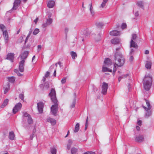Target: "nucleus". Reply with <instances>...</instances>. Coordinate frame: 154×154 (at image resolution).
Masks as SVG:
<instances>
[{"instance_id": "1", "label": "nucleus", "mask_w": 154, "mask_h": 154, "mask_svg": "<svg viewBox=\"0 0 154 154\" xmlns=\"http://www.w3.org/2000/svg\"><path fill=\"white\" fill-rule=\"evenodd\" d=\"M49 96L50 97L52 102L54 104L51 107V112L54 115L56 116L58 108L59 103L57 99L56 91L54 89L52 88L51 89Z\"/></svg>"}, {"instance_id": "2", "label": "nucleus", "mask_w": 154, "mask_h": 154, "mask_svg": "<svg viewBox=\"0 0 154 154\" xmlns=\"http://www.w3.org/2000/svg\"><path fill=\"white\" fill-rule=\"evenodd\" d=\"M114 66L113 72H115L116 71L115 65L118 66H122L125 63V59L122 54L119 52H116L114 55Z\"/></svg>"}, {"instance_id": "3", "label": "nucleus", "mask_w": 154, "mask_h": 154, "mask_svg": "<svg viewBox=\"0 0 154 154\" xmlns=\"http://www.w3.org/2000/svg\"><path fill=\"white\" fill-rule=\"evenodd\" d=\"M33 120L31 116L26 112L23 113L22 117L23 126L25 128L29 129L30 125L33 123Z\"/></svg>"}, {"instance_id": "4", "label": "nucleus", "mask_w": 154, "mask_h": 154, "mask_svg": "<svg viewBox=\"0 0 154 154\" xmlns=\"http://www.w3.org/2000/svg\"><path fill=\"white\" fill-rule=\"evenodd\" d=\"M152 82L151 77L145 75L143 81V84L144 89L146 91H148L150 88Z\"/></svg>"}, {"instance_id": "5", "label": "nucleus", "mask_w": 154, "mask_h": 154, "mask_svg": "<svg viewBox=\"0 0 154 154\" xmlns=\"http://www.w3.org/2000/svg\"><path fill=\"white\" fill-rule=\"evenodd\" d=\"M22 104L20 103L17 104L13 109V113L15 114L20 110L22 107Z\"/></svg>"}, {"instance_id": "6", "label": "nucleus", "mask_w": 154, "mask_h": 154, "mask_svg": "<svg viewBox=\"0 0 154 154\" xmlns=\"http://www.w3.org/2000/svg\"><path fill=\"white\" fill-rule=\"evenodd\" d=\"M108 84L107 83L103 82L102 86V93L103 94H106L107 91L108 89Z\"/></svg>"}, {"instance_id": "7", "label": "nucleus", "mask_w": 154, "mask_h": 154, "mask_svg": "<svg viewBox=\"0 0 154 154\" xmlns=\"http://www.w3.org/2000/svg\"><path fill=\"white\" fill-rule=\"evenodd\" d=\"M15 54L13 53H8L7 55V57L5 59L10 60L11 62L13 63L14 62Z\"/></svg>"}, {"instance_id": "8", "label": "nucleus", "mask_w": 154, "mask_h": 154, "mask_svg": "<svg viewBox=\"0 0 154 154\" xmlns=\"http://www.w3.org/2000/svg\"><path fill=\"white\" fill-rule=\"evenodd\" d=\"M20 3L21 1L20 0H15L13 3V7L11 10H16L20 5Z\"/></svg>"}, {"instance_id": "9", "label": "nucleus", "mask_w": 154, "mask_h": 154, "mask_svg": "<svg viewBox=\"0 0 154 154\" xmlns=\"http://www.w3.org/2000/svg\"><path fill=\"white\" fill-rule=\"evenodd\" d=\"M37 108L39 113H41L43 112L44 108V103L42 102H40L37 103Z\"/></svg>"}, {"instance_id": "10", "label": "nucleus", "mask_w": 154, "mask_h": 154, "mask_svg": "<svg viewBox=\"0 0 154 154\" xmlns=\"http://www.w3.org/2000/svg\"><path fill=\"white\" fill-rule=\"evenodd\" d=\"M25 62V60H22L19 63V69L21 72H23L24 71V66Z\"/></svg>"}, {"instance_id": "11", "label": "nucleus", "mask_w": 154, "mask_h": 154, "mask_svg": "<svg viewBox=\"0 0 154 154\" xmlns=\"http://www.w3.org/2000/svg\"><path fill=\"white\" fill-rule=\"evenodd\" d=\"M29 53V51H25L20 55V57L22 60L26 59Z\"/></svg>"}, {"instance_id": "12", "label": "nucleus", "mask_w": 154, "mask_h": 154, "mask_svg": "<svg viewBox=\"0 0 154 154\" xmlns=\"http://www.w3.org/2000/svg\"><path fill=\"white\" fill-rule=\"evenodd\" d=\"M130 48H133L134 49H137L138 48V46L134 41L131 40L130 42Z\"/></svg>"}, {"instance_id": "13", "label": "nucleus", "mask_w": 154, "mask_h": 154, "mask_svg": "<svg viewBox=\"0 0 154 154\" xmlns=\"http://www.w3.org/2000/svg\"><path fill=\"white\" fill-rule=\"evenodd\" d=\"M3 35L6 43L8 42V35L6 30L3 31Z\"/></svg>"}, {"instance_id": "14", "label": "nucleus", "mask_w": 154, "mask_h": 154, "mask_svg": "<svg viewBox=\"0 0 154 154\" xmlns=\"http://www.w3.org/2000/svg\"><path fill=\"white\" fill-rule=\"evenodd\" d=\"M135 51L134 49L133 48H131L129 53L130 57L129 61L130 62H132L134 60V58L133 57L134 53Z\"/></svg>"}, {"instance_id": "15", "label": "nucleus", "mask_w": 154, "mask_h": 154, "mask_svg": "<svg viewBox=\"0 0 154 154\" xmlns=\"http://www.w3.org/2000/svg\"><path fill=\"white\" fill-rule=\"evenodd\" d=\"M135 140L136 141L138 142H141L144 140V137L143 135H139L135 137Z\"/></svg>"}, {"instance_id": "16", "label": "nucleus", "mask_w": 154, "mask_h": 154, "mask_svg": "<svg viewBox=\"0 0 154 154\" xmlns=\"http://www.w3.org/2000/svg\"><path fill=\"white\" fill-rule=\"evenodd\" d=\"M145 101L146 104L148 106V108L143 106H142V107L146 111H148V110H149L151 109V106H150L149 101L148 100H145Z\"/></svg>"}, {"instance_id": "17", "label": "nucleus", "mask_w": 154, "mask_h": 154, "mask_svg": "<svg viewBox=\"0 0 154 154\" xmlns=\"http://www.w3.org/2000/svg\"><path fill=\"white\" fill-rule=\"evenodd\" d=\"M110 34L111 35L114 36H117L120 35V31L117 30H112L110 32Z\"/></svg>"}, {"instance_id": "18", "label": "nucleus", "mask_w": 154, "mask_h": 154, "mask_svg": "<svg viewBox=\"0 0 154 154\" xmlns=\"http://www.w3.org/2000/svg\"><path fill=\"white\" fill-rule=\"evenodd\" d=\"M47 121L50 123L52 125H54L56 124V121L54 119L50 117L47 119Z\"/></svg>"}, {"instance_id": "19", "label": "nucleus", "mask_w": 154, "mask_h": 154, "mask_svg": "<svg viewBox=\"0 0 154 154\" xmlns=\"http://www.w3.org/2000/svg\"><path fill=\"white\" fill-rule=\"evenodd\" d=\"M104 63L107 66L112 65V61L109 58H105Z\"/></svg>"}, {"instance_id": "20", "label": "nucleus", "mask_w": 154, "mask_h": 154, "mask_svg": "<svg viewBox=\"0 0 154 154\" xmlns=\"http://www.w3.org/2000/svg\"><path fill=\"white\" fill-rule=\"evenodd\" d=\"M55 5V2L54 0H50L48 3V6L49 8L53 7Z\"/></svg>"}, {"instance_id": "21", "label": "nucleus", "mask_w": 154, "mask_h": 154, "mask_svg": "<svg viewBox=\"0 0 154 154\" xmlns=\"http://www.w3.org/2000/svg\"><path fill=\"white\" fill-rule=\"evenodd\" d=\"M111 43L114 45H116L120 43V41L119 39L115 38L112 39L111 40Z\"/></svg>"}, {"instance_id": "22", "label": "nucleus", "mask_w": 154, "mask_h": 154, "mask_svg": "<svg viewBox=\"0 0 154 154\" xmlns=\"http://www.w3.org/2000/svg\"><path fill=\"white\" fill-rule=\"evenodd\" d=\"M8 137L11 140H13L14 139L15 135L13 131H11L9 132Z\"/></svg>"}, {"instance_id": "23", "label": "nucleus", "mask_w": 154, "mask_h": 154, "mask_svg": "<svg viewBox=\"0 0 154 154\" xmlns=\"http://www.w3.org/2000/svg\"><path fill=\"white\" fill-rule=\"evenodd\" d=\"M137 5L139 7L143 8H144L143 2L142 1H137L136 3Z\"/></svg>"}, {"instance_id": "24", "label": "nucleus", "mask_w": 154, "mask_h": 154, "mask_svg": "<svg viewBox=\"0 0 154 154\" xmlns=\"http://www.w3.org/2000/svg\"><path fill=\"white\" fill-rule=\"evenodd\" d=\"M152 63L149 61H146L145 67L148 69H150L151 68Z\"/></svg>"}, {"instance_id": "25", "label": "nucleus", "mask_w": 154, "mask_h": 154, "mask_svg": "<svg viewBox=\"0 0 154 154\" xmlns=\"http://www.w3.org/2000/svg\"><path fill=\"white\" fill-rule=\"evenodd\" d=\"M8 100L7 99H6L5 100L2 104L1 106V108H4L7 105L8 103Z\"/></svg>"}, {"instance_id": "26", "label": "nucleus", "mask_w": 154, "mask_h": 154, "mask_svg": "<svg viewBox=\"0 0 154 154\" xmlns=\"http://www.w3.org/2000/svg\"><path fill=\"white\" fill-rule=\"evenodd\" d=\"M89 6H90V11L91 14L92 16H94V12L93 10V8L92 7V3L91 2L89 4Z\"/></svg>"}, {"instance_id": "27", "label": "nucleus", "mask_w": 154, "mask_h": 154, "mask_svg": "<svg viewBox=\"0 0 154 154\" xmlns=\"http://www.w3.org/2000/svg\"><path fill=\"white\" fill-rule=\"evenodd\" d=\"M102 70L103 72H112V69H110L104 66H103Z\"/></svg>"}, {"instance_id": "28", "label": "nucleus", "mask_w": 154, "mask_h": 154, "mask_svg": "<svg viewBox=\"0 0 154 154\" xmlns=\"http://www.w3.org/2000/svg\"><path fill=\"white\" fill-rule=\"evenodd\" d=\"M70 54L73 59H75V58L77 57V56L76 53L74 52L73 51H71L70 52Z\"/></svg>"}, {"instance_id": "29", "label": "nucleus", "mask_w": 154, "mask_h": 154, "mask_svg": "<svg viewBox=\"0 0 154 154\" xmlns=\"http://www.w3.org/2000/svg\"><path fill=\"white\" fill-rule=\"evenodd\" d=\"M90 32L88 30H85L84 32V36L85 37H88L90 35Z\"/></svg>"}, {"instance_id": "30", "label": "nucleus", "mask_w": 154, "mask_h": 154, "mask_svg": "<svg viewBox=\"0 0 154 154\" xmlns=\"http://www.w3.org/2000/svg\"><path fill=\"white\" fill-rule=\"evenodd\" d=\"M79 129V123H77L75 125V130L74 132L75 133L77 132Z\"/></svg>"}, {"instance_id": "31", "label": "nucleus", "mask_w": 154, "mask_h": 154, "mask_svg": "<svg viewBox=\"0 0 154 154\" xmlns=\"http://www.w3.org/2000/svg\"><path fill=\"white\" fill-rule=\"evenodd\" d=\"M74 95L75 96V97L73 100L72 102V104L71 105L70 107L71 108H73L75 107V102H76V98H75V96H76V94H74Z\"/></svg>"}, {"instance_id": "32", "label": "nucleus", "mask_w": 154, "mask_h": 154, "mask_svg": "<svg viewBox=\"0 0 154 154\" xmlns=\"http://www.w3.org/2000/svg\"><path fill=\"white\" fill-rule=\"evenodd\" d=\"M78 152V149L73 147L71 149V154H76Z\"/></svg>"}, {"instance_id": "33", "label": "nucleus", "mask_w": 154, "mask_h": 154, "mask_svg": "<svg viewBox=\"0 0 154 154\" xmlns=\"http://www.w3.org/2000/svg\"><path fill=\"white\" fill-rule=\"evenodd\" d=\"M50 152L52 154H56L57 149L56 148L51 147Z\"/></svg>"}, {"instance_id": "34", "label": "nucleus", "mask_w": 154, "mask_h": 154, "mask_svg": "<svg viewBox=\"0 0 154 154\" xmlns=\"http://www.w3.org/2000/svg\"><path fill=\"white\" fill-rule=\"evenodd\" d=\"M30 45L29 44L26 45V44H25V43H24V45L22 47V49L24 50L25 49H29L30 47Z\"/></svg>"}, {"instance_id": "35", "label": "nucleus", "mask_w": 154, "mask_h": 154, "mask_svg": "<svg viewBox=\"0 0 154 154\" xmlns=\"http://www.w3.org/2000/svg\"><path fill=\"white\" fill-rule=\"evenodd\" d=\"M8 79L9 82L12 83L14 82L15 81V78L13 76L8 78Z\"/></svg>"}, {"instance_id": "36", "label": "nucleus", "mask_w": 154, "mask_h": 154, "mask_svg": "<svg viewBox=\"0 0 154 154\" xmlns=\"http://www.w3.org/2000/svg\"><path fill=\"white\" fill-rule=\"evenodd\" d=\"M96 26L98 28H101L103 26V24L102 23L99 22L96 23Z\"/></svg>"}, {"instance_id": "37", "label": "nucleus", "mask_w": 154, "mask_h": 154, "mask_svg": "<svg viewBox=\"0 0 154 154\" xmlns=\"http://www.w3.org/2000/svg\"><path fill=\"white\" fill-rule=\"evenodd\" d=\"M49 19H47L46 23L49 25L51 24L52 22V19L51 18H49L50 17L49 16Z\"/></svg>"}, {"instance_id": "38", "label": "nucleus", "mask_w": 154, "mask_h": 154, "mask_svg": "<svg viewBox=\"0 0 154 154\" xmlns=\"http://www.w3.org/2000/svg\"><path fill=\"white\" fill-rule=\"evenodd\" d=\"M39 30L38 29L36 28L34 30L33 34L34 35H36L39 32Z\"/></svg>"}, {"instance_id": "39", "label": "nucleus", "mask_w": 154, "mask_h": 154, "mask_svg": "<svg viewBox=\"0 0 154 154\" xmlns=\"http://www.w3.org/2000/svg\"><path fill=\"white\" fill-rule=\"evenodd\" d=\"M14 72L15 73H16L17 75L18 76H21L22 75L20 73L19 70L18 69H15L14 70Z\"/></svg>"}, {"instance_id": "40", "label": "nucleus", "mask_w": 154, "mask_h": 154, "mask_svg": "<svg viewBox=\"0 0 154 154\" xmlns=\"http://www.w3.org/2000/svg\"><path fill=\"white\" fill-rule=\"evenodd\" d=\"M137 37V35L136 34H133L132 35V37L131 38V40L133 41L135 40Z\"/></svg>"}, {"instance_id": "41", "label": "nucleus", "mask_w": 154, "mask_h": 154, "mask_svg": "<svg viewBox=\"0 0 154 154\" xmlns=\"http://www.w3.org/2000/svg\"><path fill=\"white\" fill-rule=\"evenodd\" d=\"M146 113L145 116L147 117H149V116H150L151 114V111H149V110L148 111H146Z\"/></svg>"}, {"instance_id": "42", "label": "nucleus", "mask_w": 154, "mask_h": 154, "mask_svg": "<svg viewBox=\"0 0 154 154\" xmlns=\"http://www.w3.org/2000/svg\"><path fill=\"white\" fill-rule=\"evenodd\" d=\"M107 2H106L103 1L102 3L101 4L100 7H101L102 8H104L106 5V3Z\"/></svg>"}, {"instance_id": "43", "label": "nucleus", "mask_w": 154, "mask_h": 154, "mask_svg": "<svg viewBox=\"0 0 154 154\" xmlns=\"http://www.w3.org/2000/svg\"><path fill=\"white\" fill-rule=\"evenodd\" d=\"M44 88L48 89L49 88V85L48 83L46 82L45 83L44 86Z\"/></svg>"}, {"instance_id": "44", "label": "nucleus", "mask_w": 154, "mask_h": 154, "mask_svg": "<svg viewBox=\"0 0 154 154\" xmlns=\"http://www.w3.org/2000/svg\"><path fill=\"white\" fill-rule=\"evenodd\" d=\"M127 25L126 23H123L121 25V28L122 29H124L126 28Z\"/></svg>"}, {"instance_id": "45", "label": "nucleus", "mask_w": 154, "mask_h": 154, "mask_svg": "<svg viewBox=\"0 0 154 154\" xmlns=\"http://www.w3.org/2000/svg\"><path fill=\"white\" fill-rule=\"evenodd\" d=\"M5 28V26L3 24H0V29L3 32L4 31V29Z\"/></svg>"}, {"instance_id": "46", "label": "nucleus", "mask_w": 154, "mask_h": 154, "mask_svg": "<svg viewBox=\"0 0 154 154\" xmlns=\"http://www.w3.org/2000/svg\"><path fill=\"white\" fill-rule=\"evenodd\" d=\"M19 98L22 100H23L24 99V95L23 94H20L19 95Z\"/></svg>"}, {"instance_id": "47", "label": "nucleus", "mask_w": 154, "mask_h": 154, "mask_svg": "<svg viewBox=\"0 0 154 154\" xmlns=\"http://www.w3.org/2000/svg\"><path fill=\"white\" fill-rule=\"evenodd\" d=\"M128 76V74H127L125 75H122L120 76L119 77H121V79H122L126 78Z\"/></svg>"}, {"instance_id": "48", "label": "nucleus", "mask_w": 154, "mask_h": 154, "mask_svg": "<svg viewBox=\"0 0 154 154\" xmlns=\"http://www.w3.org/2000/svg\"><path fill=\"white\" fill-rule=\"evenodd\" d=\"M83 154H95V153L92 151H88L84 152Z\"/></svg>"}, {"instance_id": "49", "label": "nucleus", "mask_w": 154, "mask_h": 154, "mask_svg": "<svg viewBox=\"0 0 154 154\" xmlns=\"http://www.w3.org/2000/svg\"><path fill=\"white\" fill-rule=\"evenodd\" d=\"M23 41V38L22 36H21L20 37L18 40V42H19L21 43Z\"/></svg>"}, {"instance_id": "50", "label": "nucleus", "mask_w": 154, "mask_h": 154, "mask_svg": "<svg viewBox=\"0 0 154 154\" xmlns=\"http://www.w3.org/2000/svg\"><path fill=\"white\" fill-rule=\"evenodd\" d=\"M66 78H63L61 81V82L62 84H64L66 82Z\"/></svg>"}, {"instance_id": "51", "label": "nucleus", "mask_w": 154, "mask_h": 154, "mask_svg": "<svg viewBox=\"0 0 154 154\" xmlns=\"http://www.w3.org/2000/svg\"><path fill=\"white\" fill-rule=\"evenodd\" d=\"M48 25H49L46 22L45 23L43 24L42 25V26L43 28H45Z\"/></svg>"}, {"instance_id": "52", "label": "nucleus", "mask_w": 154, "mask_h": 154, "mask_svg": "<svg viewBox=\"0 0 154 154\" xmlns=\"http://www.w3.org/2000/svg\"><path fill=\"white\" fill-rule=\"evenodd\" d=\"M49 75H50L49 72L47 71L46 72L45 76L46 77V78H48L49 76Z\"/></svg>"}, {"instance_id": "53", "label": "nucleus", "mask_w": 154, "mask_h": 154, "mask_svg": "<svg viewBox=\"0 0 154 154\" xmlns=\"http://www.w3.org/2000/svg\"><path fill=\"white\" fill-rule=\"evenodd\" d=\"M69 31V29L67 27H66L65 29V32L66 35H67V33Z\"/></svg>"}, {"instance_id": "54", "label": "nucleus", "mask_w": 154, "mask_h": 154, "mask_svg": "<svg viewBox=\"0 0 154 154\" xmlns=\"http://www.w3.org/2000/svg\"><path fill=\"white\" fill-rule=\"evenodd\" d=\"M36 131V127L35 125L34 126V129L32 131V134H34Z\"/></svg>"}, {"instance_id": "55", "label": "nucleus", "mask_w": 154, "mask_h": 154, "mask_svg": "<svg viewBox=\"0 0 154 154\" xmlns=\"http://www.w3.org/2000/svg\"><path fill=\"white\" fill-rule=\"evenodd\" d=\"M42 48V45H39L38 46V51H39Z\"/></svg>"}, {"instance_id": "56", "label": "nucleus", "mask_w": 154, "mask_h": 154, "mask_svg": "<svg viewBox=\"0 0 154 154\" xmlns=\"http://www.w3.org/2000/svg\"><path fill=\"white\" fill-rule=\"evenodd\" d=\"M71 145L68 143L67 144V148L69 150L70 149Z\"/></svg>"}, {"instance_id": "57", "label": "nucleus", "mask_w": 154, "mask_h": 154, "mask_svg": "<svg viewBox=\"0 0 154 154\" xmlns=\"http://www.w3.org/2000/svg\"><path fill=\"white\" fill-rule=\"evenodd\" d=\"M137 124L139 125H141L142 124V121L140 120H138L137 122Z\"/></svg>"}, {"instance_id": "58", "label": "nucleus", "mask_w": 154, "mask_h": 154, "mask_svg": "<svg viewBox=\"0 0 154 154\" xmlns=\"http://www.w3.org/2000/svg\"><path fill=\"white\" fill-rule=\"evenodd\" d=\"M72 141L70 139H69L68 141V143L72 145Z\"/></svg>"}, {"instance_id": "59", "label": "nucleus", "mask_w": 154, "mask_h": 154, "mask_svg": "<svg viewBox=\"0 0 154 154\" xmlns=\"http://www.w3.org/2000/svg\"><path fill=\"white\" fill-rule=\"evenodd\" d=\"M139 15L138 12V11L136 12L134 14V15L135 17H137Z\"/></svg>"}, {"instance_id": "60", "label": "nucleus", "mask_w": 154, "mask_h": 154, "mask_svg": "<svg viewBox=\"0 0 154 154\" xmlns=\"http://www.w3.org/2000/svg\"><path fill=\"white\" fill-rule=\"evenodd\" d=\"M32 31H33V29H32V28H31L30 29V30H29V33H28V34L30 35L31 34Z\"/></svg>"}, {"instance_id": "61", "label": "nucleus", "mask_w": 154, "mask_h": 154, "mask_svg": "<svg viewBox=\"0 0 154 154\" xmlns=\"http://www.w3.org/2000/svg\"><path fill=\"white\" fill-rule=\"evenodd\" d=\"M98 36L99 37V38L98 39H96V40L97 41H100V36L99 34H98Z\"/></svg>"}, {"instance_id": "62", "label": "nucleus", "mask_w": 154, "mask_h": 154, "mask_svg": "<svg viewBox=\"0 0 154 154\" xmlns=\"http://www.w3.org/2000/svg\"><path fill=\"white\" fill-rule=\"evenodd\" d=\"M38 18L37 17L35 20H34V22L35 23H36L38 21Z\"/></svg>"}, {"instance_id": "63", "label": "nucleus", "mask_w": 154, "mask_h": 154, "mask_svg": "<svg viewBox=\"0 0 154 154\" xmlns=\"http://www.w3.org/2000/svg\"><path fill=\"white\" fill-rule=\"evenodd\" d=\"M8 91V89L7 88H6L5 89V90L4 91V94L6 93Z\"/></svg>"}, {"instance_id": "64", "label": "nucleus", "mask_w": 154, "mask_h": 154, "mask_svg": "<svg viewBox=\"0 0 154 154\" xmlns=\"http://www.w3.org/2000/svg\"><path fill=\"white\" fill-rule=\"evenodd\" d=\"M149 53V51L148 50H146L145 51V54H148Z\"/></svg>"}]
</instances>
